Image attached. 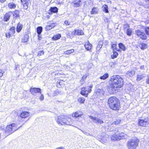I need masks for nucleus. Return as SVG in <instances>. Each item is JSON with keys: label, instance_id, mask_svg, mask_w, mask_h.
<instances>
[{"label": "nucleus", "instance_id": "f257e3e1", "mask_svg": "<svg viewBox=\"0 0 149 149\" xmlns=\"http://www.w3.org/2000/svg\"><path fill=\"white\" fill-rule=\"evenodd\" d=\"M109 84L111 88L116 91L123 86V79L119 75H113L109 80Z\"/></svg>", "mask_w": 149, "mask_h": 149}, {"label": "nucleus", "instance_id": "f03ea898", "mask_svg": "<svg viewBox=\"0 0 149 149\" xmlns=\"http://www.w3.org/2000/svg\"><path fill=\"white\" fill-rule=\"evenodd\" d=\"M110 108L113 110H118L120 108V103L118 99L115 97H110L108 101Z\"/></svg>", "mask_w": 149, "mask_h": 149}, {"label": "nucleus", "instance_id": "7ed1b4c3", "mask_svg": "<svg viewBox=\"0 0 149 149\" xmlns=\"http://www.w3.org/2000/svg\"><path fill=\"white\" fill-rule=\"evenodd\" d=\"M73 120L70 118H66L64 115H61L58 117L57 123L60 125H71Z\"/></svg>", "mask_w": 149, "mask_h": 149}, {"label": "nucleus", "instance_id": "20e7f679", "mask_svg": "<svg viewBox=\"0 0 149 149\" xmlns=\"http://www.w3.org/2000/svg\"><path fill=\"white\" fill-rule=\"evenodd\" d=\"M139 140L136 138L131 139L128 141L127 145L129 149H136L138 145Z\"/></svg>", "mask_w": 149, "mask_h": 149}, {"label": "nucleus", "instance_id": "39448f33", "mask_svg": "<svg viewBox=\"0 0 149 149\" xmlns=\"http://www.w3.org/2000/svg\"><path fill=\"white\" fill-rule=\"evenodd\" d=\"M16 125V124H15L13 123L8 125L5 130V132L10 134L13 133L14 131L18 130L19 127L17 128Z\"/></svg>", "mask_w": 149, "mask_h": 149}, {"label": "nucleus", "instance_id": "423d86ee", "mask_svg": "<svg viewBox=\"0 0 149 149\" xmlns=\"http://www.w3.org/2000/svg\"><path fill=\"white\" fill-rule=\"evenodd\" d=\"M138 124L141 126L146 127L149 124V119L148 118L139 119Z\"/></svg>", "mask_w": 149, "mask_h": 149}, {"label": "nucleus", "instance_id": "0eeeda50", "mask_svg": "<svg viewBox=\"0 0 149 149\" xmlns=\"http://www.w3.org/2000/svg\"><path fill=\"white\" fill-rule=\"evenodd\" d=\"M135 33L136 35L142 40H146L147 38V36L146 34L139 30L138 29L136 30Z\"/></svg>", "mask_w": 149, "mask_h": 149}, {"label": "nucleus", "instance_id": "6e6552de", "mask_svg": "<svg viewBox=\"0 0 149 149\" xmlns=\"http://www.w3.org/2000/svg\"><path fill=\"white\" fill-rule=\"evenodd\" d=\"M89 118L92 120V121L94 123L97 124H101L104 123V122L102 120L96 117L89 116Z\"/></svg>", "mask_w": 149, "mask_h": 149}, {"label": "nucleus", "instance_id": "1a4fd4ad", "mask_svg": "<svg viewBox=\"0 0 149 149\" xmlns=\"http://www.w3.org/2000/svg\"><path fill=\"white\" fill-rule=\"evenodd\" d=\"M30 91L33 95H36V93L41 94V90L39 88H31Z\"/></svg>", "mask_w": 149, "mask_h": 149}, {"label": "nucleus", "instance_id": "9d476101", "mask_svg": "<svg viewBox=\"0 0 149 149\" xmlns=\"http://www.w3.org/2000/svg\"><path fill=\"white\" fill-rule=\"evenodd\" d=\"M21 3L23 5L24 9H27L30 3V0H21Z\"/></svg>", "mask_w": 149, "mask_h": 149}, {"label": "nucleus", "instance_id": "9b49d317", "mask_svg": "<svg viewBox=\"0 0 149 149\" xmlns=\"http://www.w3.org/2000/svg\"><path fill=\"white\" fill-rule=\"evenodd\" d=\"M81 0H72V4L74 7H78L81 5Z\"/></svg>", "mask_w": 149, "mask_h": 149}, {"label": "nucleus", "instance_id": "f8f14e48", "mask_svg": "<svg viewBox=\"0 0 149 149\" xmlns=\"http://www.w3.org/2000/svg\"><path fill=\"white\" fill-rule=\"evenodd\" d=\"M13 16V20L14 19H18L20 17L19 12L17 10H15L14 11L11 12Z\"/></svg>", "mask_w": 149, "mask_h": 149}, {"label": "nucleus", "instance_id": "ddd939ff", "mask_svg": "<svg viewBox=\"0 0 149 149\" xmlns=\"http://www.w3.org/2000/svg\"><path fill=\"white\" fill-rule=\"evenodd\" d=\"M30 115L29 112L26 111H24L22 112L20 115V117H19L18 119H20V118H25L28 117Z\"/></svg>", "mask_w": 149, "mask_h": 149}, {"label": "nucleus", "instance_id": "4468645a", "mask_svg": "<svg viewBox=\"0 0 149 149\" xmlns=\"http://www.w3.org/2000/svg\"><path fill=\"white\" fill-rule=\"evenodd\" d=\"M95 93L97 96H101L103 95L104 91L102 89H97L95 91Z\"/></svg>", "mask_w": 149, "mask_h": 149}, {"label": "nucleus", "instance_id": "2eb2a0df", "mask_svg": "<svg viewBox=\"0 0 149 149\" xmlns=\"http://www.w3.org/2000/svg\"><path fill=\"white\" fill-rule=\"evenodd\" d=\"M84 46L86 49L87 50L90 51L91 50L92 47V45L88 41L86 42L84 44Z\"/></svg>", "mask_w": 149, "mask_h": 149}, {"label": "nucleus", "instance_id": "dca6fc26", "mask_svg": "<svg viewBox=\"0 0 149 149\" xmlns=\"http://www.w3.org/2000/svg\"><path fill=\"white\" fill-rule=\"evenodd\" d=\"M146 74L143 73H140L137 76L136 80L138 81H140L143 78L146 77Z\"/></svg>", "mask_w": 149, "mask_h": 149}, {"label": "nucleus", "instance_id": "f3484780", "mask_svg": "<svg viewBox=\"0 0 149 149\" xmlns=\"http://www.w3.org/2000/svg\"><path fill=\"white\" fill-rule=\"evenodd\" d=\"M119 135L118 138H116L115 139H113V140L117 139L118 140H119L120 139H125L126 137V135L124 134V133H121V134H120L118 133Z\"/></svg>", "mask_w": 149, "mask_h": 149}, {"label": "nucleus", "instance_id": "a211bd4d", "mask_svg": "<svg viewBox=\"0 0 149 149\" xmlns=\"http://www.w3.org/2000/svg\"><path fill=\"white\" fill-rule=\"evenodd\" d=\"M135 73V72L134 70L129 71L126 74V76L127 77H132L134 76Z\"/></svg>", "mask_w": 149, "mask_h": 149}, {"label": "nucleus", "instance_id": "6ab92c4d", "mask_svg": "<svg viewBox=\"0 0 149 149\" xmlns=\"http://www.w3.org/2000/svg\"><path fill=\"white\" fill-rule=\"evenodd\" d=\"M55 26V24L54 23H52L46 26L45 28V30L46 31H48Z\"/></svg>", "mask_w": 149, "mask_h": 149}, {"label": "nucleus", "instance_id": "aec40b11", "mask_svg": "<svg viewBox=\"0 0 149 149\" xmlns=\"http://www.w3.org/2000/svg\"><path fill=\"white\" fill-rule=\"evenodd\" d=\"M29 36L28 35H25L22 39V42L24 43L27 44V43L29 41Z\"/></svg>", "mask_w": 149, "mask_h": 149}, {"label": "nucleus", "instance_id": "412c9836", "mask_svg": "<svg viewBox=\"0 0 149 149\" xmlns=\"http://www.w3.org/2000/svg\"><path fill=\"white\" fill-rule=\"evenodd\" d=\"M23 25L21 24L19 22L17 25L16 28V31L18 33H19L22 30Z\"/></svg>", "mask_w": 149, "mask_h": 149}, {"label": "nucleus", "instance_id": "4be33fe9", "mask_svg": "<svg viewBox=\"0 0 149 149\" xmlns=\"http://www.w3.org/2000/svg\"><path fill=\"white\" fill-rule=\"evenodd\" d=\"M103 45V42L102 40H100L98 42V45L96 47V49L98 51H99L102 47Z\"/></svg>", "mask_w": 149, "mask_h": 149}, {"label": "nucleus", "instance_id": "5701e85b", "mask_svg": "<svg viewBox=\"0 0 149 149\" xmlns=\"http://www.w3.org/2000/svg\"><path fill=\"white\" fill-rule=\"evenodd\" d=\"M139 46L141 50H144L147 47V45L144 43L139 44Z\"/></svg>", "mask_w": 149, "mask_h": 149}, {"label": "nucleus", "instance_id": "b1692460", "mask_svg": "<svg viewBox=\"0 0 149 149\" xmlns=\"http://www.w3.org/2000/svg\"><path fill=\"white\" fill-rule=\"evenodd\" d=\"M86 88H82L81 92V94L86 97L87 96L88 94V93H86Z\"/></svg>", "mask_w": 149, "mask_h": 149}, {"label": "nucleus", "instance_id": "393cba45", "mask_svg": "<svg viewBox=\"0 0 149 149\" xmlns=\"http://www.w3.org/2000/svg\"><path fill=\"white\" fill-rule=\"evenodd\" d=\"M49 10L51 13H57L58 11V9L56 7H51L50 9ZM51 13L52 14V13Z\"/></svg>", "mask_w": 149, "mask_h": 149}, {"label": "nucleus", "instance_id": "a878e982", "mask_svg": "<svg viewBox=\"0 0 149 149\" xmlns=\"http://www.w3.org/2000/svg\"><path fill=\"white\" fill-rule=\"evenodd\" d=\"M61 37V34H60L58 33L57 34L54 35L52 38V39L53 40H56L59 39Z\"/></svg>", "mask_w": 149, "mask_h": 149}, {"label": "nucleus", "instance_id": "bb28decb", "mask_svg": "<svg viewBox=\"0 0 149 149\" xmlns=\"http://www.w3.org/2000/svg\"><path fill=\"white\" fill-rule=\"evenodd\" d=\"M10 16V15L9 13H6V14L4 17V20L6 22L8 21L9 20Z\"/></svg>", "mask_w": 149, "mask_h": 149}, {"label": "nucleus", "instance_id": "cd10ccee", "mask_svg": "<svg viewBox=\"0 0 149 149\" xmlns=\"http://www.w3.org/2000/svg\"><path fill=\"white\" fill-rule=\"evenodd\" d=\"M82 115V113L80 112H75L74 114H72V116L74 117L75 118H77L81 116Z\"/></svg>", "mask_w": 149, "mask_h": 149}, {"label": "nucleus", "instance_id": "c85d7f7f", "mask_svg": "<svg viewBox=\"0 0 149 149\" xmlns=\"http://www.w3.org/2000/svg\"><path fill=\"white\" fill-rule=\"evenodd\" d=\"M102 7L103 8L102 9L103 11L106 13H108L109 12V11L108 10V7L107 5H104Z\"/></svg>", "mask_w": 149, "mask_h": 149}, {"label": "nucleus", "instance_id": "c756f323", "mask_svg": "<svg viewBox=\"0 0 149 149\" xmlns=\"http://www.w3.org/2000/svg\"><path fill=\"white\" fill-rule=\"evenodd\" d=\"M93 87V85L91 84L90 85L89 87H84V88H86V93H91L92 91L91 89Z\"/></svg>", "mask_w": 149, "mask_h": 149}, {"label": "nucleus", "instance_id": "7c9ffc66", "mask_svg": "<svg viewBox=\"0 0 149 149\" xmlns=\"http://www.w3.org/2000/svg\"><path fill=\"white\" fill-rule=\"evenodd\" d=\"M76 35H84V33L83 31L81 30H76Z\"/></svg>", "mask_w": 149, "mask_h": 149}, {"label": "nucleus", "instance_id": "2f4dec72", "mask_svg": "<svg viewBox=\"0 0 149 149\" xmlns=\"http://www.w3.org/2000/svg\"><path fill=\"white\" fill-rule=\"evenodd\" d=\"M8 6L10 8H15L16 5L13 2L10 3L8 4Z\"/></svg>", "mask_w": 149, "mask_h": 149}, {"label": "nucleus", "instance_id": "473e14b6", "mask_svg": "<svg viewBox=\"0 0 149 149\" xmlns=\"http://www.w3.org/2000/svg\"><path fill=\"white\" fill-rule=\"evenodd\" d=\"M42 30V26H38L37 28V32L38 34H40Z\"/></svg>", "mask_w": 149, "mask_h": 149}, {"label": "nucleus", "instance_id": "72a5a7b5", "mask_svg": "<svg viewBox=\"0 0 149 149\" xmlns=\"http://www.w3.org/2000/svg\"><path fill=\"white\" fill-rule=\"evenodd\" d=\"M74 49H71L70 50H67L64 52V54H69L73 53L74 52Z\"/></svg>", "mask_w": 149, "mask_h": 149}, {"label": "nucleus", "instance_id": "f704fd0d", "mask_svg": "<svg viewBox=\"0 0 149 149\" xmlns=\"http://www.w3.org/2000/svg\"><path fill=\"white\" fill-rule=\"evenodd\" d=\"M109 77V74L108 73H106L104 74L103 76H101L100 77V79H101L104 80Z\"/></svg>", "mask_w": 149, "mask_h": 149}, {"label": "nucleus", "instance_id": "c9c22d12", "mask_svg": "<svg viewBox=\"0 0 149 149\" xmlns=\"http://www.w3.org/2000/svg\"><path fill=\"white\" fill-rule=\"evenodd\" d=\"M98 13V11L97 9L96 8L94 7L92 9L91 11V14H97Z\"/></svg>", "mask_w": 149, "mask_h": 149}, {"label": "nucleus", "instance_id": "e433bc0d", "mask_svg": "<svg viewBox=\"0 0 149 149\" xmlns=\"http://www.w3.org/2000/svg\"><path fill=\"white\" fill-rule=\"evenodd\" d=\"M119 48L123 51H125V46L121 43L119 44Z\"/></svg>", "mask_w": 149, "mask_h": 149}, {"label": "nucleus", "instance_id": "4c0bfd02", "mask_svg": "<svg viewBox=\"0 0 149 149\" xmlns=\"http://www.w3.org/2000/svg\"><path fill=\"white\" fill-rule=\"evenodd\" d=\"M15 27H12L10 28L9 32L11 34V35H13L15 33Z\"/></svg>", "mask_w": 149, "mask_h": 149}, {"label": "nucleus", "instance_id": "58836bf2", "mask_svg": "<svg viewBox=\"0 0 149 149\" xmlns=\"http://www.w3.org/2000/svg\"><path fill=\"white\" fill-rule=\"evenodd\" d=\"M118 53L117 52L113 51V54L111 56V57L112 58L114 59L116 58L118 56Z\"/></svg>", "mask_w": 149, "mask_h": 149}, {"label": "nucleus", "instance_id": "ea45409f", "mask_svg": "<svg viewBox=\"0 0 149 149\" xmlns=\"http://www.w3.org/2000/svg\"><path fill=\"white\" fill-rule=\"evenodd\" d=\"M78 101L81 103H84V102L85 99L83 97H79L78 99Z\"/></svg>", "mask_w": 149, "mask_h": 149}, {"label": "nucleus", "instance_id": "a19ab883", "mask_svg": "<svg viewBox=\"0 0 149 149\" xmlns=\"http://www.w3.org/2000/svg\"><path fill=\"white\" fill-rule=\"evenodd\" d=\"M146 2V4L144 5L146 8H149V0H145Z\"/></svg>", "mask_w": 149, "mask_h": 149}, {"label": "nucleus", "instance_id": "79ce46f5", "mask_svg": "<svg viewBox=\"0 0 149 149\" xmlns=\"http://www.w3.org/2000/svg\"><path fill=\"white\" fill-rule=\"evenodd\" d=\"M111 48L113 49V50H116L117 51H118L119 50L117 49L116 47V44H111Z\"/></svg>", "mask_w": 149, "mask_h": 149}, {"label": "nucleus", "instance_id": "37998d69", "mask_svg": "<svg viewBox=\"0 0 149 149\" xmlns=\"http://www.w3.org/2000/svg\"><path fill=\"white\" fill-rule=\"evenodd\" d=\"M129 26L128 24H125L123 26L124 29L125 31L129 29Z\"/></svg>", "mask_w": 149, "mask_h": 149}, {"label": "nucleus", "instance_id": "c03bdc74", "mask_svg": "<svg viewBox=\"0 0 149 149\" xmlns=\"http://www.w3.org/2000/svg\"><path fill=\"white\" fill-rule=\"evenodd\" d=\"M126 31V33L127 35L129 36H131L132 33V31L131 30L129 29L127 30Z\"/></svg>", "mask_w": 149, "mask_h": 149}, {"label": "nucleus", "instance_id": "a18cd8bd", "mask_svg": "<svg viewBox=\"0 0 149 149\" xmlns=\"http://www.w3.org/2000/svg\"><path fill=\"white\" fill-rule=\"evenodd\" d=\"M120 119H118L116 120V121L113 122L111 125H116L120 123Z\"/></svg>", "mask_w": 149, "mask_h": 149}, {"label": "nucleus", "instance_id": "49530a36", "mask_svg": "<svg viewBox=\"0 0 149 149\" xmlns=\"http://www.w3.org/2000/svg\"><path fill=\"white\" fill-rule=\"evenodd\" d=\"M145 32L147 35H149V27L145 28Z\"/></svg>", "mask_w": 149, "mask_h": 149}, {"label": "nucleus", "instance_id": "de8ad7c7", "mask_svg": "<svg viewBox=\"0 0 149 149\" xmlns=\"http://www.w3.org/2000/svg\"><path fill=\"white\" fill-rule=\"evenodd\" d=\"M44 54V52L42 51H40L38 52V56H41V55H43Z\"/></svg>", "mask_w": 149, "mask_h": 149}, {"label": "nucleus", "instance_id": "09e8293b", "mask_svg": "<svg viewBox=\"0 0 149 149\" xmlns=\"http://www.w3.org/2000/svg\"><path fill=\"white\" fill-rule=\"evenodd\" d=\"M39 94V95H40V96L39 97V99L41 101L43 100L44 99V97L43 95L41 94H41Z\"/></svg>", "mask_w": 149, "mask_h": 149}, {"label": "nucleus", "instance_id": "8fccbe9b", "mask_svg": "<svg viewBox=\"0 0 149 149\" xmlns=\"http://www.w3.org/2000/svg\"><path fill=\"white\" fill-rule=\"evenodd\" d=\"M6 35L7 38H9L10 37L13 36V35H11V34L9 32L8 33H7L6 34Z\"/></svg>", "mask_w": 149, "mask_h": 149}, {"label": "nucleus", "instance_id": "3c124183", "mask_svg": "<svg viewBox=\"0 0 149 149\" xmlns=\"http://www.w3.org/2000/svg\"><path fill=\"white\" fill-rule=\"evenodd\" d=\"M87 77V76L86 75H85L83 76L82 77L81 81H84L86 79Z\"/></svg>", "mask_w": 149, "mask_h": 149}, {"label": "nucleus", "instance_id": "603ef678", "mask_svg": "<svg viewBox=\"0 0 149 149\" xmlns=\"http://www.w3.org/2000/svg\"><path fill=\"white\" fill-rule=\"evenodd\" d=\"M15 70H18L19 68V65L18 64H15Z\"/></svg>", "mask_w": 149, "mask_h": 149}, {"label": "nucleus", "instance_id": "864d4df0", "mask_svg": "<svg viewBox=\"0 0 149 149\" xmlns=\"http://www.w3.org/2000/svg\"><path fill=\"white\" fill-rule=\"evenodd\" d=\"M118 136H117V135H116L115 136H113L111 137V139L114 141L116 140H118L117 139H115L114 140L113 139H115L116 138H118Z\"/></svg>", "mask_w": 149, "mask_h": 149}, {"label": "nucleus", "instance_id": "5fc2aeb1", "mask_svg": "<svg viewBox=\"0 0 149 149\" xmlns=\"http://www.w3.org/2000/svg\"><path fill=\"white\" fill-rule=\"evenodd\" d=\"M146 82L147 84H149V76H147V78L146 80Z\"/></svg>", "mask_w": 149, "mask_h": 149}, {"label": "nucleus", "instance_id": "6e6d98bb", "mask_svg": "<svg viewBox=\"0 0 149 149\" xmlns=\"http://www.w3.org/2000/svg\"><path fill=\"white\" fill-rule=\"evenodd\" d=\"M40 34H38V39L40 40L42 39V37L41 36V35H40Z\"/></svg>", "mask_w": 149, "mask_h": 149}, {"label": "nucleus", "instance_id": "4d7b16f0", "mask_svg": "<svg viewBox=\"0 0 149 149\" xmlns=\"http://www.w3.org/2000/svg\"><path fill=\"white\" fill-rule=\"evenodd\" d=\"M83 133L84 134L86 135L87 136H89V135L91 136V135L89 133H87V132H86L85 131L83 132Z\"/></svg>", "mask_w": 149, "mask_h": 149}, {"label": "nucleus", "instance_id": "13d9d810", "mask_svg": "<svg viewBox=\"0 0 149 149\" xmlns=\"http://www.w3.org/2000/svg\"><path fill=\"white\" fill-rule=\"evenodd\" d=\"M72 34L73 35H76V30H75L74 31L72 32Z\"/></svg>", "mask_w": 149, "mask_h": 149}, {"label": "nucleus", "instance_id": "bf43d9fd", "mask_svg": "<svg viewBox=\"0 0 149 149\" xmlns=\"http://www.w3.org/2000/svg\"><path fill=\"white\" fill-rule=\"evenodd\" d=\"M4 73V72L3 71H2L0 72V77H2L3 75V74Z\"/></svg>", "mask_w": 149, "mask_h": 149}, {"label": "nucleus", "instance_id": "052dcab7", "mask_svg": "<svg viewBox=\"0 0 149 149\" xmlns=\"http://www.w3.org/2000/svg\"><path fill=\"white\" fill-rule=\"evenodd\" d=\"M56 149H65L63 147H60L57 148Z\"/></svg>", "mask_w": 149, "mask_h": 149}, {"label": "nucleus", "instance_id": "680f3d73", "mask_svg": "<svg viewBox=\"0 0 149 149\" xmlns=\"http://www.w3.org/2000/svg\"><path fill=\"white\" fill-rule=\"evenodd\" d=\"M65 24H66L67 25H69V24H68V21H65Z\"/></svg>", "mask_w": 149, "mask_h": 149}, {"label": "nucleus", "instance_id": "e2e57ef3", "mask_svg": "<svg viewBox=\"0 0 149 149\" xmlns=\"http://www.w3.org/2000/svg\"><path fill=\"white\" fill-rule=\"evenodd\" d=\"M118 130L117 128L115 130L114 133H116V132H117L118 131Z\"/></svg>", "mask_w": 149, "mask_h": 149}, {"label": "nucleus", "instance_id": "0e129e2a", "mask_svg": "<svg viewBox=\"0 0 149 149\" xmlns=\"http://www.w3.org/2000/svg\"><path fill=\"white\" fill-rule=\"evenodd\" d=\"M6 0H0V1L1 3H3L6 1Z\"/></svg>", "mask_w": 149, "mask_h": 149}, {"label": "nucleus", "instance_id": "69168bd1", "mask_svg": "<svg viewBox=\"0 0 149 149\" xmlns=\"http://www.w3.org/2000/svg\"><path fill=\"white\" fill-rule=\"evenodd\" d=\"M79 130H80V131H81L83 133V132H84V131H83V130H81V129H79Z\"/></svg>", "mask_w": 149, "mask_h": 149}, {"label": "nucleus", "instance_id": "338daca9", "mask_svg": "<svg viewBox=\"0 0 149 149\" xmlns=\"http://www.w3.org/2000/svg\"><path fill=\"white\" fill-rule=\"evenodd\" d=\"M79 130H80V131H81L83 133V132H84V131H83V130H81V129H79Z\"/></svg>", "mask_w": 149, "mask_h": 149}, {"label": "nucleus", "instance_id": "774afa93", "mask_svg": "<svg viewBox=\"0 0 149 149\" xmlns=\"http://www.w3.org/2000/svg\"><path fill=\"white\" fill-rule=\"evenodd\" d=\"M1 139V134L0 133V139Z\"/></svg>", "mask_w": 149, "mask_h": 149}]
</instances>
